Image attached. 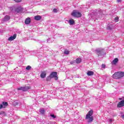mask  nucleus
I'll return each instance as SVG.
<instances>
[{
    "instance_id": "473e14b6",
    "label": "nucleus",
    "mask_w": 124,
    "mask_h": 124,
    "mask_svg": "<svg viewBox=\"0 0 124 124\" xmlns=\"http://www.w3.org/2000/svg\"><path fill=\"white\" fill-rule=\"evenodd\" d=\"M110 123H112V122H113V120L111 119H109L108 120Z\"/></svg>"
},
{
    "instance_id": "20e7f679",
    "label": "nucleus",
    "mask_w": 124,
    "mask_h": 124,
    "mask_svg": "<svg viewBox=\"0 0 124 124\" xmlns=\"http://www.w3.org/2000/svg\"><path fill=\"white\" fill-rule=\"evenodd\" d=\"M49 76L52 78H54L56 81L58 80V79H59V78H58V73L57 72H51Z\"/></svg>"
},
{
    "instance_id": "ddd939ff",
    "label": "nucleus",
    "mask_w": 124,
    "mask_h": 124,
    "mask_svg": "<svg viewBox=\"0 0 124 124\" xmlns=\"http://www.w3.org/2000/svg\"><path fill=\"white\" fill-rule=\"evenodd\" d=\"M25 24L26 25H29V24H31V18L30 17L26 19L25 21Z\"/></svg>"
},
{
    "instance_id": "b1692460",
    "label": "nucleus",
    "mask_w": 124,
    "mask_h": 124,
    "mask_svg": "<svg viewBox=\"0 0 124 124\" xmlns=\"http://www.w3.org/2000/svg\"><path fill=\"white\" fill-rule=\"evenodd\" d=\"M50 117H51V118H53V119H56V118L57 117L56 116H55V114H50Z\"/></svg>"
},
{
    "instance_id": "aec40b11",
    "label": "nucleus",
    "mask_w": 124,
    "mask_h": 124,
    "mask_svg": "<svg viewBox=\"0 0 124 124\" xmlns=\"http://www.w3.org/2000/svg\"><path fill=\"white\" fill-rule=\"evenodd\" d=\"M51 79H52V78H51V77L50 76V75L49 76H48L46 78V81H51Z\"/></svg>"
},
{
    "instance_id": "dca6fc26",
    "label": "nucleus",
    "mask_w": 124,
    "mask_h": 124,
    "mask_svg": "<svg viewBox=\"0 0 124 124\" xmlns=\"http://www.w3.org/2000/svg\"><path fill=\"white\" fill-rule=\"evenodd\" d=\"M69 23L70 26H72V25H74V23H75V21H74V19H71L69 20Z\"/></svg>"
},
{
    "instance_id": "72a5a7b5",
    "label": "nucleus",
    "mask_w": 124,
    "mask_h": 124,
    "mask_svg": "<svg viewBox=\"0 0 124 124\" xmlns=\"http://www.w3.org/2000/svg\"><path fill=\"white\" fill-rule=\"evenodd\" d=\"M122 0H117V2H121Z\"/></svg>"
},
{
    "instance_id": "7c9ffc66",
    "label": "nucleus",
    "mask_w": 124,
    "mask_h": 124,
    "mask_svg": "<svg viewBox=\"0 0 124 124\" xmlns=\"http://www.w3.org/2000/svg\"><path fill=\"white\" fill-rule=\"evenodd\" d=\"M14 9L13 8V7H11L10 8V10H11V11H13V10H14Z\"/></svg>"
},
{
    "instance_id": "1a4fd4ad",
    "label": "nucleus",
    "mask_w": 124,
    "mask_h": 124,
    "mask_svg": "<svg viewBox=\"0 0 124 124\" xmlns=\"http://www.w3.org/2000/svg\"><path fill=\"white\" fill-rule=\"evenodd\" d=\"M96 53L98 55V56L99 57V56H101L102 55V53H103V49H97L96 50Z\"/></svg>"
},
{
    "instance_id": "4468645a",
    "label": "nucleus",
    "mask_w": 124,
    "mask_h": 124,
    "mask_svg": "<svg viewBox=\"0 0 124 124\" xmlns=\"http://www.w3.org/2000/svg\"><path fill=\"white\" fill-rule=\"evenodd\" d=\"M42 19V17L40 16H34V20L36 21H39Z\"/></svg>"
},
{
    "instance_id": "423d86ee",
    "label": "nucleus",
    "mask_w": 124,
    "mask_h": 124,
    "mask_svg": "<svg viewBox=\"0 0 124 124\" xmlns=\"http://www.w3.org/2000/svg\"><path fill=\"white\" fill-rule=\"evenodd\" d=\"M123 100L119 102L117 104L118 108H122V107H124V97H123Z\"/></svg>"
},
{
    "instance_id": "0eeeda50",
    "label": "nucleus",
    "mask_w": 124,
    "mask_h": 124,
    "mask_svg": "<svg viewBox=\"0 0 124 124\" xmlns=\"http://www.w3.org/2000/svg\"><path fill=\"white\" fill-rule=\"evenodd\" d=\"M23 11V8L21 7H17L15 9V12L16 14L18 13H20V12H22Z\"/></svg>"
},
{
    "instance_id": "6e6552de",
    "label": "nucleus",
    "mask_w": 124,
    "mask_h": 124,
    "mask_svg": "<svg viewBox=\"0 0 124 124\" xmlns=\"http://www.w3.org/2000/svg\"><path fill=\"white\" fill-rule=\"evenodd\" d=\"M16 37H17V34L15 33L13 36H11L8 39V41H13L14 39H16Z\"/></svg>"
},
{
    "instance_id": "393cba45",
    "label": "nucleus",
    "mask_w": 124,
    "mask_h": 124,
    "mask_svg": "<svg viewBox=\"0 0 124 124\" xmlns=\"http://www.w3.org/2000/svg\"><path fill=\"white\" fill-rule=\"evenodd\" d=\"M53 12H54V13H57V12H58V10H57V9H54Z\"/></svg>"
},
{
    "instance_id": "9d476101",
    "label": "nucleus",
    "mask_w": 124,
    "mask_h": 124,
    "mask_svg": "<svg viewBox=\"0 0 124 124\" xmlns=\"http://www.w3.org/2000/svg\"><path fill=\"white\" fill-rule=\"evenodd\" d=\"M46 71H44L41 72V73L40 74V77L42 78V79H44V78H45L46 77Z\"/></svg>"
},
{
    "instance_id": "a878e982",
    "label": "nucleus",
    "mask_w": 124,
    "mask_h": 124,
    "mask_svg": "<svg viewBox=\"0 0 124 124\" xmlns=\"http://www.w3.org/2000/svg\"><path fill=\"white\" fill-rule=\"evenodd\" d=\"M16 2H21L22 1V0H14Z\"/></svg>"
},
{
    "instance_id": "a211bd4d",
    "label": "nucleus",
    "mask_w": 124,
    "mask_h": 124,
    "mask_svg": "<svg viewBox=\"0 0 124 124\" xmlns=\"http://www.w3.org/2000/svg\"><path fill=\"white\" fill-rule=\"evenodd\" d=\"M81 62H82V59L81 58H77L76 60H75V62L77 63H80Z\"/></svg>"
},
{
    "instance_id": "cd10ccee",
    "label": "nucleus",
    "mask_w": 124,
    "mask_h": 124,
    "mask_svg": "<svg viewBox=\"0 0 124 124\" xmlns=\"http://www.w3.org/2000/svg\"><path fill=\"white\" fill-rule=\"evenodd\" d=\"M3 108V106L2 105V104H0V109H2Z\"/></svg>"
},
{
    "instance_id": "39448f33",
    "label": "nucleus",
    "mask_w": 124,
    "mask_h": 124,
    "mask_svg": "<svg viewBox=\"0 0 124 124\" xmlns=\"http://www.w3.org/2000/svg\"><path fill=\"white\" fill-rule=\"evenodd\" d=\"M31 89L30 86H24V87H20L17 88V91H23V92H27L29 91Z\"/></svg>"
},
{
    "instance_id": "7ed1b4c3",
    "label": "nucleus",
    "mask_w": 124,
    "mask_h": 124,
    "mask_svg": "<svg viewBox=\"0 0 124 124\" xmlns=\"http://www.w3.org/2000/svg\"><path fill=\"white\" fill-rule=\"evenodd\" d=\"M72 16L76 17V18H80V17H82V14L77 11V10H74L72 13Z\"/></svg>"
},
{
    "instance_id": "2f4dec72",
    "label": "nucleus",
    "mask_w": 124,
    "mask_h": 124,
    "mask_svg": "<svg viewBox=\"0 0 124 124\" xmlns=\"http://www.w3.org/2000/svg\"><path fill=\"white\" fill-rule=\"evenodd\" d=\"M123 99H124V98H123V97L122 98H119V100H123Z\"/></svg>"
},
{
    "instance_id": "5701e85b",
    "label": "nucleus",
    "mask_w": 124,
    "mask_h": 124,
    "mask_svg": "<svg viewBox=\"0 0 124 124\" xmlns=\"http://www.w3.org/2000/svg\"><path fill=\"white\" fill-rule=\"evenodd\" d=\"M114 21L115 22H116V23H117V22L119 21V17H116L114 18Z\"/></svg>"
},
{
    "instance_id": "f257e3e1",
    "label": "nucleus",
    "mask_w": 124,
    "mask_h": 124,
    "mask_svg": "<svg viewBox=\"0 0 124 124\" xmlns=\"http://www.w3.org/2000/svg\"><path fill=\"white\" fill-rule=\"evenodd\" d=\"M93 110L91 109L88 111V113L86 114L85 117V120H87L88 123H92L93 121Z\"/></svg>"
},
{
    "instance_id": "9b49d317",
    "label": "nucleus",
    "mask_w": 124,
    "mask_h": 124,
    "mask_svg": "<svg viewBox=\"0 0 124 124\" xmlns=\"http://www.w3.org/2000/svg\"><path fill=\"white\" fill-rule=\"evenodd\" d=\"M119 62V59L115 58L114 60L111 62V64H113L114 65H116L117 63H118Z\"/></svg>"
},
{
    "instance_id": "f8f14e48",
    "label": "nucleus",
    "mask_w": 124,
    "mask_h": 124,
    "mask_svg": "<svg viewBox=\"0 0 124 124\" xmlns=\"http://www.w3.org/2000/svg\"><path fill=\"white\" fill-rule=\"evenodd\" d=\"M10 20V16L6 15L3 18V21L4 22H7V21H9Z\"/></svg>"
},
{
    "instance_id": "c756f323",
    "label": "nucleus",
    "mask_w": 124,
    "mask_h": 124,
    "mask_svg": "<svg viewBox=\"0 0 124 124\" xmlns=\"http://www.w3.org/2000/svg\"><path fill=\"white\" fill-rule=\"evenodd\" d=\"M75 62H74V61H71V62H70V64H73V63H74Z\"/></svg>"
},
{
    "instance_id": "412c9836",
    "label": "nucleus",
    "mask_w": 124,
    "mask_h": 124,
    "mask_svg": "<svg viewBox=\"0 0 124 124\" xmlns=\"http://www.w3.org/2000/svg\"><path fill=\"white\" fill-rule=\"evenodd\" d=\"M26 69L27 70H30V69H31V66L28 65V66H27V67H26Z\"/></svg>"
},
{
    "instance_id": "f3484780",
    "label": "nucleus",
    "mask_w": 124,
    "mask_h": 124,
    "mask_svg": "<svg viewBox=\"0 0 124 124\" xmlns=\"http://www.w3.org/2000/svg\"><path fill=\"white\" fill-rule=\"evenodd\" d=\"M93 74H94V73L92 71H89L87 72V75H88V76H92V75H93Z\"/></svg>"
},
{
    "instance_id": "2eb2a0df",
    "label": "nucleus",
    "mask_w": 124,
    "mask_h": 124,
    "mask_svg": "<svg viewBox=\"0 0 124 124\" xmlns=\"http://www.w3.org/2000/svg\"><path fill=\"white\" fill-rule=\"evenodd\" d=\"M2 105L3 106V108H6L8 105V103H7V102H2Z\"/></svg>"
},
{
    "instance_id": "bb28decb",
    "label": "nucleus",
    "mask_w": 124,
    "mask_h": 124,
    "mask_svg": "<svg viewBox=\"0 0 124 124\" xmlns=\"http://www.w3.org/2000/svg\"><path fill=\"white\" fill-rule=\"evenodd\" d=\"M106 65L105 64H102V68H104L106 67Z\"/></svg>"
},
{
    "instance_id": "6ab92c4d",
    "label": "nucleus",
    "mask_w": 124,
    "mask_h": 124,
    "mask_svg": "<svg viewBox=\"0 0 124 124\" xmlns=\"http://www.w3.org/2000/svg\"><path fill=\"white\" fill-rule=\"evenodd\" d=\"M40 113H41V114H42V115H44L45 113V110H44V109H40Z\"/></svg>"
},
{
    "instance_id": "f03ea898",
    "label": "nucleus",
    "mask_w": 124,
    "mask_h": 124,
    "mask_svg": "<svg viewBox=\"0 0 124 124\" xmlns=\"http://www.w3.org/2000/svg\"><path fill=\"white\" fill-rule=\"evenodd\" d=\"M124 77V72H115L112 76L113 79H121Z\"/></svg>"
},
{
    "instance_id": "c85d7f7f",
    "label": "nucleus",
    "mask_w": 124,
    "mask_h": 124,
    "mask_svg": "<svg viewBox=\"0 0 124 124\" xmlns=\"http://www.w3.org/2000/svg\"><path fill=\"white\" fill-rule=\"evenodd\" d=\"M4 113H5L4 111H0V115H3Z\"/></svg>"
},
{
    "instance_id": "4be33fe9",
    "label": "nucleus",
    "mask_w": 124,
    "mask_h": 124,
    "mask_svg": "<svg viewBox=\"0 0 124 124\" xmlns=\"http://www.w3.org/2000/svg\"><path fill=\"white\" fill-rule=\"evenodd\" d=\"M64 54H65L66 55H68L69 54V51L68 50H65L64 52Z\"/></svg>"
}]
</instances>
